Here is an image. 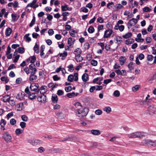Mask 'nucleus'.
Masks as SVG:
<instances>
[{
	"mask_svg": "<svg viewBox=\"0 0 156 156\" xmlns=\"http://www.w3.org/2000/svg\"><path fill=\"white\" fill-rule=\"evenodd\" d=\"M25 49L23 48L19 47L18 48V51L20 54H23L24 52Z\"/></svg>",
	"mask_w": 156,
	"mask_h": 156,
	"instance_id": "09e8293b",
	"label": "nucleus"
},
{
	"mask_svg": "<svg viewBox=\"0 0 156 156\" xmlns=\"http://www.w3.org/2000/svg\"><path fill=\"white\" fill-rule=\"evenodd\" d=\"M124 15L125 16H127L128 19H129L132 18L133 17V15L132 13H130L127 11H126L124 12Z\"/></svg>",
	"mask_w": 156,
	"mask_h": 156,
	"instance_id": "a878e982",
	"label": "nucleus"
},
{
	"mask_svg": "<svg viewBox=\"0 0 156 156\" xmlns=\"http://www.w3.org/2000/svg\"><path fill=\"white\" fill-rule=\"evenodd\" d=\"M24 70L26 72V74L27 75L29 74V73H30V71L29 68H28V67L25 68L24 69Z\"/></svg>",
	"mask_w": 156,
	"mask_h": 156,
	"instance_id": "774afa93",
	"label": "nucleus"
},
{
	"mask_svg": "<svg viewBox=\"0 0 156 156\" xmlns=\"http://www.w3.org/2000/svg\"><path fill=\"white\" fill-rule=\"evenodd\" d=\"M91 133L95 136H98L101 133L100 131L98 129H92L90 131Z\"/></svg>",
	"mask_w": 156,
	"mask_h": 156,
	"instance_id": "2eb2a0df",
	"label": "nucleus"
},
{
	"mask_svg": "<svg viewBox=\"0 0 156 156\" xmlns=\"http://www.w3.org/2000/svg\"><path fill=\"white\" fill-rule=\"evenodd\" d=\"M91 64L94 66L97 65L98 64L97 61L95 60H93L91 62Z\"/></svg>",
	"mask_w": 156,
	"mask_h": 156,
	"instance_id": "e2e57ef3",
	"label": "nucleus"
},
{
	"mask_svg": "<svg viewBox=\"0 0 156 156\" xmlns=\"http://www.w3.org/2000/svg\"><path fill=\"white\" fill-rule=\"evenodd\" d=\"M72 89L71 87L70 86H68L67 87H66L65 88V90L66 92H70Z\"/></svg>",
	"mask_w": 156,
	"mask_h": 156,
	"instance_id": "680f3d73",
	"label": "nucleus"
},
{
	"mask_svg": "<svg viewBox=\"0 0 156 156\" xmlns=\"http://www.w3.org/2000/svg\"><path fill=\"white\" fill-rule=\"evenodd\" d=\"M80 11L81 12H83L85 13H87L88 12V10L87 8L85 7H83L81 8L80 9Z\"/></svg>",
	"mask_w": 156,
	"mask_h": 156,
	"instance_id": "13d9d810",
	"label": "nucleus"
},
{
	"mask_svg": "<svg viewBox=\"0 0 156 156\" xmlns=\"http://www.w3.org/2000/svg\"><path fill=\"white\" fill-rule=\"evenodd\" d=\"M29 142L33 145H36L41 143V140H39L36 139L33 140H30Z\"/></svg>",
	"mask_w": 156,
	"mask_h": 156,
	"instance_id": "f3484780",
	"label": "nucleus"
},
{
	"mask_svg": "<svg viewBox=\"0 0 156 156\" xmlns=\"http://www.w3.org/2000/svg\"><path fill=\"white\" fill-rule=\"evenodd\" d=\"M151 142V140L144 139L142 141L141 144L144 146L148 145L150 146Z\"/></svg>",
	"mask_w": 156,
	"mask_h": 156,
	"instance_id": "9b49d317",
	"label": "nucleus"
},
{
	"mask_svg": "<svg viewBox=\"0 0 156 156\" xmlns=\"http://www.w3.org/2000/svg\"><path fill=\"white\" fill-rule=\"evenodd\" d=\"M74 80L76 81L78 80V73H75L73 75Z\"/></svg>",
	"mask_w": 156,
	"mask_h": 156,
	"instance_id": "6e6d98bb",
	"label": "nucleus"
},
{
	"mask_svg": "<svg viewBox=\"0 0 156 156\" xmlns=\"http://www.w3.org/2000/svg\"><path fill=\"white\" fill-rule=\"evenodd\" d=\"M47 87L45 86H41L39 92L40 94H44L46 92Z\"/></svg>",
	"mask_w": 156,
	"mask_h": 156,
	"instance_id": "4be33fe9",
	"label": "nucleus"
},
{
	"mask_svg": "<svg viewBox=\"0 0 156 156\" xmlns=\"http://www.w3.org/2000/svg\"><path fill=\"white\" fill-rule=\"evenodd\" d=\"M38 94H35V92H30L29 93V98L30 100H33L36 98Z\"/></svg>",
	"mask_w": 156,
	"mask_h": 156,
	"instance_id": "f8f14e48",
	"label": "nucleus"
},
{
	"mask_svg": "<svg viewBox=\"0 0 156 156\" xmlns=\"http://www.w3.org/2000/svg\"><path fill=\"white\" fill-rule=\"evenodd\" d=\"M113 94L115 97H118L120 96V93L118 90H116L114 91Z\"/></svg>",
	"mask_w": 156,
	"mask_h": 156,
	"instance_id": "a18cd8bd",
	"label": "nucleus"
},
{
	"mask_svg": "<svg viewBox=\"0 0 156 156\" xmlns=\"http://www.w3.org/2000/svg\"><path fill=\"white\" fill-rule=\"evenodd\" d=\"M144 135L143 133L140 132H136L129 134L128 135V137L129 138H141Z\"/></svg>",
	"mask_w": 156,
	"mask_h": 156,
	"instance_id": "f03ea898",
	"label": "nucleus"
},
{
	"mask_svg": "<svg viewBox=\"0 0 156 156\" xmlns=\"http://www.w3.org/2000/svg\"><path fill=\"white\" fill-rule=\"evenodd\" d=\"M88 112V109L86 108H81L75 110L76 115L80 118L86 116Z\"/></svg>",
	"mask_w": 156,
	"mask_h": 156,
	"instance_id": "f257e3e1",
	"label": "nucleus"
},
{
	"mask_svg": "<svg viewBox=\"0 0 156 156\" xmlns=\"http://www.w3.org/2000/svg\"><path fill=\"white\" fill-rule=\"evenodd\" d=\"M148 111L150 114L153 115L155 113L156 108L153 106H150L148 107Z\"/></svg>",
	"mask_w": 156,
	"mask_h": 156,
	"instance_id": "1a4fd4ad",
	"label": "nucleus"
},
{
	"mask_svg": "<svg viewBox=\"0 0 156 156\" xmlns=\"http://www.w3.org/2000/svg\"><path fill=\"white\" fill-rule=\"evenodd\" d=\"M30 74L36 73L37 69L35 68V65L34 64H31L29 66Z\"/></svg>",
	"mask_w": 156,
	"mask_h": 156,
	"instance_id": "6e6552de",
	"label": "nucleus"
},
{
	"mask_svg": "<svg viewBox=\"0 0 156 156\" xmlns=\"http://www.w3.org/2000/svg\"><path fill=\"white\" fill-rule=\"evenodd\" d=\"M36 73L30 74L29 76V80L32 82L35 81L37 79V76Z\"/></svg>",
	"mask_w": 156,
	"mask_h": 156,
	"instance_id": "9d476101",
	"label": "nucleus"
},
{
	"mask_svg": "<svg viewBox=\"0 0 156 156\" xmlns=\"http://www.w3.org/2000/svg\"><path fill=\"white\" fill-rule=\"evenodd\" d=\"M134 41V39L129 38L125 41V44L127 45H129L132 44Z\"/></svg>",
	"mask_w": 156,
	"mask_h": 156,
	"instance_id": "72a5a7b5",
	"label": "nucleus"
},
{
	"mask_svg": "<svg viewBox=\"0 0 156 156\" xmlns=\"http://www.w3.org/2000/svg\"><path fill=\"white\" fill-rule=\"evenodd\" d=\"M137 22V20L136 19L132 18L130 20L128 23V28L129 29L130 27L132 26H134L136 24Z\"/></svg>",
	"mask_w": 156,
	"mask_h": 156,
	"instance_id": "423d86ee",
	"label": "nucleus"
},
{
	"mask_svg": "<svg viewBox=\"0 0 156 156\" xmlns=\"http://www.w3.org/2000/svg\"><path fill=\"white\" fill-rule=\"evenodd\" d=\"M29 35L30 34H25L24 36V38L27 42H29L31 41V38L29 37Z\"/></svg>",
	"mask_w": 156,
	"mask_h": 156,
	"instance_id": "473e14b6",
	"label": "nucleus"
},
{
	"mask_svg": "<svg viewBox=\"0 0 156 156\" xmlns=\"http://www.w3.org/2000/svg\"><path fill=\"white\" fill-rule=\"evenodd\" d=\"M102 113V111L100 109H97L95 112V114L98 115H101Z\"/></svg>",
	"mask_w": 156,
	"mask_h": 156,
	"instance_id": "338daca9",
	"label": "nucleus"
},
{
	"mask_svg": "<svg viewBox=\"0 0 156 156\" xmlns=\"http://www.w3.org/2000/svg\"><path fill=\"white\" fill-rule=\"evenodd\" d=\"M51 100L53 103H57L58 101L57 96L56 94H53L51 97Z\"/></svg>",
	"mask_w": 156,
	"mask_h": 156,
	"instance_id": "5701e85b",
	"label": "nucleus"
},
{
	"mask_svg": "<svg viewBox=\"0 0 156 156\" xmlns=\"http://www.w3.org/2000/svg\"><path fill=\"white\" fill-rule=\"evenodd\" d=\"M37 0H33L32 2L28 4L27 6V7H30L34 8V5L37 3Z\"/></svg>",
	"mask_w": 156,
	"mask_h": 156,
	"instance_id": "bb28decb",
	"label": "nucleus"
},
{
	"mask_svg": "<svg viewBox=\"0 0 156 156\" xmlns=\"http://www.w3.org/2000/svg\"><path fill=\"white\" fill-rule=\"evenodd\" d=\"M39 86L37 83H32L31 84L30 86V89L31 91L35 92L36 94H38L40 89L39 88Z\"/></svg>",
	"mask_w": 156,
	"mask_h": 156,
	"instance_id": "20e7f679",
	"label": "nucleus"
},
{
	"mask_svg": "<svg viewBox=\"0 0 156 156\" xmlns=\"http://www.w3.org/2000/svg\"><path fill=\"white\" fill-rule=\"evenodd\" d=\"M69 33L70 34L72 37H75V34L76 33V32L75 30L73 29H71L70 30Z\"/></svg>",
	"mask_w": 156,
	"mask_h": 156,
	"instance_id": "a19ab883",
	"label": "nucleus"
},
{
	"mask_svg": "<svg viewBox=\"0 0 156 156\" xmlns=\"http://www.w3.org/2000/svg\"><path fill=\"white\" fill-rule=\"evenodd\" d=\"M36 59V57L34 56H31L27 59L26 61L27 62H29L30 61V62L33 64L34 62Z\"/></svg>",
	"mask_w": 156,
	"mask_h": 156,
	"instance_id": "412c9836",
	"label": "nucleus"
},
{
	"mask_svg": "<svg viewBox=\"0 0 156 156\" xmlns=\"http://www.w3.org/2000/svg\"><path fill=\"white\" fill-rule=\"evenodd\" d=\"M104 21V20L101 17H99L97 19V22L100 23H103Z\"/></svg>",
	"mask_w": 156,
	"mask_h": 156,
	"instance_id": "4d7b16f0",
	"label": "nucleus"
},
{
	"mask_svg": "<svg viewBox=\"0 0 156 156\" xmlns=\"http://www.w3.org/2000/svg\"><path fill=\"white\" fill-rule=\"evenodd\" d=\"M67 68H68V70L70 72H73L74 70L73 65L72 64L68 66Z\"/></svg>",
	"mask_w": 156,
	"mask_h": 156,
	"instance_id": "79ce46f5",
	"label": "nucleus"
},
{
	"mask_svg": "<svg viewBox=\"0 0 156 156\" xmlns=\"http://www.w3.org/2000/svg\"><path fill=\"white\" fill-rule=\"evenodd\" d=\"M26 125V123L24 122H21L20 123V126L22 129H24Z\"/></svg>",
	"mask_w": 156,
	"mask_h": 156,
	"instance_id": "69168bd1",
	"label": "nucleus"
},
{
	"mask_svg": "<svg viewBox=\"0 0 156 156\" xmlns=\"http://www.w3.org/2000/svg\"><path fill=\"white\" fill-rule=\"evenodd\" d=\"M82 79L84 82H86L89 80V76L87 73H85L82 76Z\"/></svg>",
	"mask_w": 156,
	"mask_h": 156,
	"instance_id": "6ab92c4d",
	"label": "nucleus"
},
{
	"mask_svg": "<svg viewBox=\"0 0 156 156\" xmlns=\"http://www.w3.org/2000/svg\"><path fill=\"white\" fill-rule=\"evenodd\" d=\"M75 59L76 62H80L82 61V57L80 55H75Z\"/></svg>",
	"mask_w": 156,
	"mask_h": 156,
	"instance_id": "f704fd0d",
	"label": "nucleus"
},
{
	"mask_svg": "<svg viewBox=\"0 0 156 156\" xmlns=\"http://www.w3.org/2000/svg\"><path fill=\"white\" fill-rule=\"evenodd\" d=\"M122 38L121 37L119 36H116L114 38V40L116 41L115 43L118 44H120L122 41Z\"/></svg>",
	"mask_w": 156,
	"mask_h": 156,
	"instance_id": "b1692460",
	"label": "nucleus"
},
{
	"mask_svg": "<svg viewBox=\"0 0 156 156\" xmlns=\"http://www.w3.org/2000/svg\"><path fill=\"white\" fill-rule=\"evenodd\" d=\"M123 7V6L120 4H117L115 5L113 8L114 11H116L119 10V9Z\"/></svg>",
	"mask_w": 156,
	"mask_h": 156,
	"instance_id": "dca6fc26",
	"label": "nucleus"
},
{
	"mask_svg": "<svg viewBox=\"0 0 156 156\" xmlns=\"http://www.w3.org/2000/svg\"><path fill=\"white\" fill-rule=\"evenodd\" d=\"M74 80L73 75H69L68 77L67 80L68 81L70 82L73 81V80Z\"/></svg>",
	"mask_w": 156,
	"mask_h": 156,
	"instance_id": "8fccbe9b",
	"label": "nucleus"
},
{
	"mask_svg": "<svg viewBox=\"0 0 156 156\" xmlns=\"http://www.w3.org/2000/svg\"><path fill=\"white\" fill-rule=\"evenodd\" d=\"M6 124V121L5 120L3 119H1L0 122V126L2 125L3 126H5V125Z\"/></svg>",
	"mask_w": 156,
	"mask_h": 156,
	"instance_id": "864d4df0",
	"label": "nucleus"
},
{
	"mask_svg": "<svg viewBox=\"0 0 156 156\" xmlns=\"http://www.w3.org/2000/svg\"><path fill=\"white\" fill-rule=\"evenodd\" d=\"M104 111L106 112L107 113H109L111 111V108L109 106L104 107L103 109Z\"/></svg>",
	"mask_w": 156,
	"mask_h": 156,
	"instance_id": "4c0bfd02",
	"label": "nucleus"
},
{
	"mask_svg": "<svg viewBox=\"0 0 156 156\" xmlns=\"http://www.w3.org/2000/svg\"><path fill=\"white\" fill-rule=\"evenodd\" d=\"M25 96V94L24 92L19 93L16 97V98L18 100L22 101Z\"/></svg>",
	"mask_w": 156,
	"mask_h": 156,
	"instance_id": "4468645a",
	"label": "nucleus"
},
{
	"mask_svg": "<svg viewBox=\"0 0 156 156\" xmlns=\"http://www.w3.org/2000/svg\"><path fill=\"white\" fill-rule=\"evenodd\" d=\"M23 131V129L21 130V129L18 128L16 129L15 133L17 135H19L21 134Z\"/></svg>",
	"mask_w": 156,
	"mask_h": 156,
	"instance_id": "37998d69",
	"label": "nucleus"
},
{
	"mask_svg": "<svg viewBox=\"0 0 156 156\" xmlns=\"http://www.w3.org/2000/svg\"><path fill=\"white\" fill-rule=\"evenodd\" d=\"M1 80L2 81H4L5 83H7L9 81V80L7 77L5 76H2L1 78Z\"/></svg>",
	"mask_w": 156,
	"mask_h": 156,
	"instance_id": "49530a36",
	"label": "nucleus"
},
{
	"mask_svg": "<svg viewBox=\"0 0 156 156\" xmlns=\"http://www.w3.org/2000/svg\"><path fill=\"white\" fill-rule=\"evenodd\" d=\"M73 137L72 136L68 137L65 138V139L62 140V141H64L66 140L72 141L73 140Z\"/></svg>",
	"mask_w": 156,
	"mask_h": 156,
	"instance_id": "5fc2aeb1",
	"label": "nucleus"
},
{
	"mask_svg": "<svg viewBox=\"0 0 156 156\" xmlns=\"http://www.w3.org/2000/svg\"><path fill=\"white\" fill-rule=\"evenodd\" d=\"M12 32V30L10 28L8 27L7 28L5 32L6 36L8 37L9 36Z\"/></svg>",
	"mask_w": 156,
	"mask_h": 156,
	"instance_id": "393cba45",
	"label": "nucleus"
},
{
	"mask_svg": "<svg viewBox=\"0 0 156 156\" xmlns=\"http://www.w3.org/2000/svg\"><path fill=\"white\" fill-rule=\"evenodd\" d=\"M88 31L91 34L94 31V29L92 26L90 27L88 29Z\"/></svg>",
	"mask_w": 156,
	"mask_h": 156,
	"instance_id": "c03bdc74",
	"label": "nucleus"
},
{
	"mask_svg": "<svg viewBox=\"0 0 156 156\" xmlns=\"http://www.w3.org/2000/svg\"><path fill=\"white\" fill-rule=\"evenodd\" d=\"M17 15L15 13H12L11 14V17L12 21L15 22L17 20L18 18H17Z\"/></svg>",
	"mask_w": 156,
	"mask_h": 156,
	"instance_id": "ea45409f",
	"label": "nucleus"
},
{
	"mask_svg": "<svg viewBox=\"0 0 156 156\" xmlns=\"http://www.w3.org/2000/svg\"><path fill=\"white\" fill-rule=\"evenodd\" d=\"M16 123V121L14 119H12L10 120V123L11 125H14Z\"/></svg>",
	"mask_w": 156,
	"mask_h": 156,
	"instance_id": "052dcab7",
	"label": "nucleus"
},
{
	"mask_svg": "<svg viewBox=\"0 0 156 156\" xmlns=\"http://www.w3.org/2000/svg\"><path fill=\"white\" fill-rule=\"evenodd\" d=\"M78 94V93H75V92H73L68 93L66 94V96L69 98H71L77 96Z\"/></svg>",
	"mask_w": 156,
	"mask_h": 156,
	"instance_id": "aec40b11",
	"label": "nucleus"
},
{
	"mask_svg": "<svg viewBox=\"0 0 156 156\" xmlns=\"http://www.w3.org/2000/svg\"><path fill=\"white\" fill-rule=\"evenodd\" d=\"M11 98V97L9 95L3 96L2 98V100L4 102H8Z\"/></svg>",
	"mask_w": 156,
	"mask_h": 156,
	"instance_id": "ddd939ff",
	"label": "nucleus"
},
{
	"mask_svg": "<svg viewBox=\"0 0 156 156\" xmlns=\"http://www.w3.org/2000/svg\"><path fill=\"white\" fill-rule=\"evenodd\" d=\"M16 107L17 108V111H21L23 109V104L22 102L16 105Z\"/></svg>",
	"mask_w": 156,
	"mask_h": 156,
	"instance_id": "a211bd4d",
	"label": "nucleus"
},
{
	"mask_svg": "<svg viewBox=\"0 0 156 156\" xmlns=\"http://www.w3.org/2000/svg\"><path fill=\"white\" fill-rule=\"evenodd\" d=\"M126 58L124 56H121L119 58V61L121 65H123L126 62Z\"/></svg>",
	"mask_w": 156,
	"mask_h": 156,
	"instance_id": "cd10ccee",
	"label": "nucleus"
},
{
	"mask_svg": "<svg viewBox=\"0 0 156 156\" xmlns=\"http://www.w3.org/2000/svg\"><path fill=\"white\" fill-rule=\"evenodd\" d=\"M35 17H33V19L31 22L29 24V27H32L33 25L35 24Z\"/></svg>",
	"mask_w": 156,
	"mask_h": 156,
	"instance_id": "de8ad7c7",
	"label": "nucleus"
},
{
	"mask_svg": "<svg viewBox=\"0 0 156 156\" xmlns=\"http://www.w3.org/2000/svg\"><path fill=\"white\" fill-rule=\"evenodd\" d=\"M61 9L63 11H65L67 10H70V9H69V8L68 5H62L61 6Z\"/></svg>",
	"mask_w": 156,
	"mask_h": 156,
	"instance_id": "c9c22d12",
	"label": "nucleus"
},
{
	"mask_svg": "<svg viewBox=\"0 0 156 156\" xmlns=\"http://www.w3.org/2000/svg\"><path fill=\"white\" fill-rule=\"evenodd\" d=\"M53 79L54 80L56 81L59 80L60 79V78L57 75H55L53 76Z\"/></svg>",
	"mask_w": 156,
	"mask_h": 156,
	"instance_id": "bf43d9fd",
	"label": "nucleus"
},
{
	"mask_svg": "<svg viewBox=\"0 0 156 156\" xmlns=\"http://www.w3.org/2000/svg\"><path fill=\"white\" fill-rule=\"evenodd\" d=\"M74 41L75 40H73L71 37H69L68 39L67 43L69 45V46H71L73 44Z\"/></svg>",
	"mask_w": 156,
	"mask_h": 156,
	"instance_id": "7c9ffc66",
	"label": "nucleus"
},
{
	"mask_svg": "<svg viewBox=\"0 0 156 156\" xmlns=\"http://www.w3.org/2000/svg\"><path fill=\"white\" fill-rule=\"evenodd\" d=\"M21 118L23 121L24 122H27L28 120V118L25 115H21Z\"/></svg>",
	"mask_w": 156,
	"mask_h": 156,
	"instance_id": "603ef678",
	"label": "nucleus"
},
{
	"mask_svg": "<svg viewBox=\"0 0 156 156\" xmlns=\"http://www.w3.org/2000/svg\"><path fill=\"white\" fill-rule=\"evenodd\" d=\"M2 138L7 143H10L12 141V137L8 132H5L3 133Z\"/></svg>",
	"mask_w": 156,
	"mask_h": 156,
	"instance_id": "7ed1b4c3",
	"label": "nucleus"
},
{
	"mask_svg": "<svg viewBox=\"0 0 156 156\" xmlns=\"http://www.w3.org/2000/svg\"><path fill=\"white\" fill-rule=\"evenodd\" d=\"M81 52V49L79 48H76L74 51V54L75 55H80Z\"/></svg>",
	"mask_w": 156,
	"mask_h": 156,
	"instance_id": "e433bc0d",
	"label": "nucleus"
},
{
	"mask_svg": "<svg viewBox=\"0 0 156 156\" xmlns=\"http://www.w3.org/2000/svg\"><path fill=\"white\" fill-rule=\"evenodd\" d=\"M113 33V31L112 29L106 30L105 32L103 38H106L109 37Z\"/></svg>",
	"mask_w": 156,
	"mask_h": 156,
	"instance_id": "0eeeda50",
	"label": "nucleus"
},
{
	"mask_svg": "<svg viewBox=\"0 0 156 156\" xmlns=\"http://www.w3.org/2000/svg\"><path fill=\"white\" fill-rule=\"evenodd\" d=\"M59 55L60 57H62L61 59L62 60H64L67 56V53L66 51H64L63 53H60Z\"/></svg>",
	"mask_w": 156,
	"mask_h": 156,
	"instance_id": "c756f323",
	"label": "nucleus"
},
{
	"mask_svg": "<svg viewBox=\"0 0 156 156\" xmlns=\"http://www.w3.org/2000/svg\"><path fill=\"white\" fill-rule=\"evenodd\" d=\"M41 94L40 95H37V100L40 102L44 103L46 100V96L44 94Z\"/></svg>",
	"mask_w": 156,
	"mask_h": 156,
	"instance_id": "39448f33",
	"label": "nucleus"
},
{
	"mask_svg": "<svg viewBox=\"0 0 156 156\" xmlns=\"http://www.w3.org/2000/svg\"><path fill=\"white\" fill-rule=\"evenodd\" d=\"M132 35V33L128 32L125 35H123L122 37L126 39L131 37Z\"/></svg>",
	"mask_w": 156,
	"mask_h": 156,
	"instance_id": "58836bf2",
	"label": "nucleus"
},
{
	"mask_svg": "<svg viewBox=\"0 0 156 156\" xmlns=\"http://www.w3.org/2000/svg\"><path fill=\"white\" fill-rule=\"evenodd\" d=\"M8 102H9V104L12 106L14 105L15 104L14 100L13 99H10V100H9V101H8Z\"/></svg>",
	"mask_w": 156,
	"mask_h": 156,
	"instance_id": "0e129e2a",
	"label": "nucleus"
},
{
	"mask_svg": "<svg viewBox=\"0 0 156 156\" xmlns=\"http://www.w3.org/2000/svg\"><path fill=\"white\" fill-rule=\"evenodd\" d=\"M140 87V85H136L132 87V90L133 92H136L138 91Z\"/></svg>",
	"mask_w": 156,
	"mask_h": 156,
	"instance_id": "c85d7f7f",
	"label": "nucleus"
},
{
	"mask_svg": "<svg viewBox=\"0 0 156 156\" xmlns=\"http://www.w3.org/2000/svg\"><path fill=\"white\" fill-rule=\"evenodd\" d=\"M34 52L37 54H38L39 52V46L37 43H36L35 46L34 47Z\"/></svg>",
	"mask_w": 156,
	"mask_h": 156,
	"instance_id": "2f4dec72",
	"label": "nucleus"
},
{
	"mask_svg": "<svg viewBox=\"0 0 156 156\" xmlns=\"http://www.w3.org/2000/svg\"><path fill=\"white\" fill-rule=\"evenodd\" d=\"M151 10V9L148 7H145L143 9V11L146 12H150Z\"/></svg>",
	"mask_w": 156,
	"mask_h": 156,
	"instance_id": "3c124183",
	"label": "nucleus"
}]
</instances>
